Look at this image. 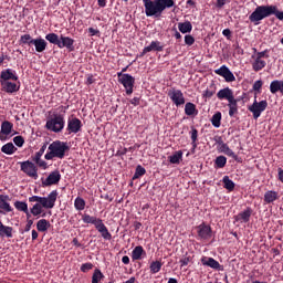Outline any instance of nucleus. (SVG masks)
I'll list each match as a JSON object with an SVG mask.
<instances>
[{"instance_id": "f257e3e1", "label": "nucleus", "mask_w": 283, "mask_h": 283, "mask_svg": "<svg viewBox=\"0 0 283 283\" xmlns=\"http://www.w3.org/2000/svg\"><path fill=\"white\" fill-rule=\"evenodd\" d=\"M144 4V13L147 18L159 19L167 9H171V4L164 0H142Z\"/></svg>"}, {"instance_id": "f03ea898", "label": "nucleus", "mask_w": 283, "mask_h": 283, "mask_svg": "<svg viewBox=\"0 0 283 283\" xmlns=\"http://www.w3.org/2000/svg\"><path fill=\"white\" fill-rule=\"evenodd\" d=\"M69 151H70V146L67 143L55 140L51 145H49V151H46V155H44V159L46 160H53L55 158L64 159L66 156V153Z\"/></svg>"}, {"instance_id": "7ed1b4c3", "label": "nucleus", "mask_w": 283, "mask_h": 283, "mask_svg": "<svg viewBox=\"0 0 283 283\" xmlns=\"http://www.w3.org/2000/svg\"><path fill=\"white\" fill-rule=\"evenodd\" d=\"M44 39H46V41H49V43L53 44V45H57V48L60 49H65L69 50V52H73L74 51V43L75 40L71 36H65V35H60L51 32L48 33Z\"/></svg>"}, {"instance_id": "20e7f679", "label": "nucleus", "mask_w": 283, "mask_h": 283, "mask_svg": "<svg viewBox=\"0 0 283 283\" xmlns=\"http://www.w3.org/2000/svg\"><path fill=\"white\" fill-rule=\"evenodd\" d=\"M275 10L274 4L270 6H258L254 11L249 15V20L252 23H255V25L260 24V22L266 18H270L273 15Z\"/></svg>"}, {"instance_id": "39448f33", "label": "nucleus", "mask_w": 283, "mask_h": 283, "mask_svg": "<svg viewBox=\"0 0 283 283\" xmlns=\"http://www.w3.org/2000/svg\"><path fill=\"white\" fill-rule=\"evenodd\" d=\"M44 127L49 132H53L55 134L61 133L65 127V115L54 113L53 117H49V119H46Z\"/></svg>"}, {"instance_id": "423d86ee", "label": "nucleus", "mask_w": 283, "mask_h": 283, "mask_svg": "<svg viewBox=\"0 0 283 283\" xmlns=\"http://www.w3.org/2000/svg\"><path fill=\"white\" fill-rule=\"evenodd\" d=\"M253 52H255V54L252 55V59L254 60L252 62V70L254 72H260L262 71L263 69L266 67V61L263 60V59H269L270 57V54H269V49H265L263 51H259L258 52V49L256 48H253Z\"/></svg>"}, {"instance_id": "0eeeda50", "label": "nucleus", "mask_w": 283, "mask_h": 283, "mask_svg": "<svg viewBox=\"0 0 283 283\" xmlns=\"http://www.w3.org/2000/svg\"><path fill=\"white\" fill-rule=\"evenodd\" d=\"M57 190L51 191L48 197L33 196L29 199V202H38L44 207V209H53L57 200Z\"/></svg>"}, {"instance_id": "6e6552de", "label": "nucleus", "mask_w": 283, "mask_h": 283, "mask_svg": "<svg viewBox=\"0 0 283 283\" xmlns=\"http://www.w3.org/2000/svg\"><path fill=\"white\" fill-rule=\"evenodd\" d=\"M118 83L125 88L126 95H132L134 93L135 77L129 75V73H117Z\"/></svg>"}, {"instance_id": "1a4fd4ad", "label": "nucleus", "mask_w": 283, "mask_h": 283, "mask_svg": "<svg viewBox=\"0 0 283 283\" xmlns=\"http://www.w3.org/2000/svg\"><path fill=\"white\" fill-rule=\"evenodd\" d=\"M268 106L269 102L266 99H262L261 102L254 99L253 104L248 106V111L252 113L254 119H259L262 113L266 111Z\"/></svg>"}, {"instance_id": "9d476101", "label": "nucleus", "mask_w": 283, "mask_h": 283, "mask_svg": "<svg viewBox=\"0 0 283 283\" xmlns=\"http://www.w3.org/2000/svg\"><path fill=\"white\" fill-rule=\"evenodd\" d=\"M168 97L175 104L176 107H180L186 104V97L182 91H179L178 88H170L168 91Z\"/></svg>"}, {"instance_id": "9b49d317", "label": "nucleus", "mask_w": 283, "mask_h": 283, "mask_svg": "<svg viewBox=\"0 0 283 283\" xmlns=\"http://www.w3.org/2000/svg\"><path fill=\"white\" fill-rule=\"evenodd\" d=\"M18 164H20V170H22V172H24L27 176H29L33 179L39 178L38 168L32 161L27 160V161L18 163Z\"/></svg>"}, {"instance_id": "f8f14e48", "label": "nucleus", "mask_w": 283, "mask_h": 283, "mask_svg": "<svg viewBox=\"0 0 283 283\" xmlns=\"http://www.w3.org/2000/svg\"><path fill=\"white\" fill-rule=\"evenodd\" d=\"M214 74L223 77L227 83H233L237 80L234 73H232V71H230L229 66H226V64L220 66V69H216Z\"/></svg>"}, {"instance_id": "ddd939ff", "label": "nucleus", "mask_w": 283, "mask_h": 283, "mask_svg": "<svg viewBox=\"0 0 283 283\" xmlns=\"http://www.w3.org/2000/svg\"><path fill=\"white\" fill-rule=\"evenodd\" d=\"M61 181V174L59 170H55L49 174V177L45 180H42V187H51L57 185Z\"/></svg>"}, {"instance_id": "4468645a", "label": "nucleus", "mask_w": 283, "mask_h": 283, "mask_svg": "<svg viewBox=\"0 0 283 283\" xmlns=\"http://www.w3.org/2000/svg\"><path fill=\"white\" fill-rule=\"evenodd\" d=\"M18 80L17 71H13V69H4V71H0V83Z\"/></svg>"}, {"instance_id": "2eb2a0df", "label": "nucleus", "mask_w": 283, "mask_h": 283, "mask_svg": "<svg viewBox=\"0 0 283 283\" xmlns=\"http://www.w3.org/2000/svg\"><path fill=\"white\" fill-rule=\"evenodd\" d=\"M82 127H83V124L78 119V117H73L72 119H69L66 130H69V134H77L82 130Z\"/></svg>"}, {"instance_id": "dca6fc26", "label": "nucleus", "mask_w": 283, "mask_h": 283, "mask_svg": "<svg viewBox=\"0 0 283 283\" xmlns=\"http://www.w3.org/2000/svg\"><path fill=\"white\" fill-rule=\"evenodd\" d=\"M197 234L200 240H209L212 238V229L209 226L200 224L197 227Z\"/></svg>"}, {"instance_id": "f3484780", "label": "nucleus", "mask_w": 283, "mask_h": 283, "mask_svg": "<svg viewBox=\"0 0 283 283\" xmlns=\"http://www.w3.org/2000/svg\"><path fill=\"white\" fill-rule=\"evenodd\" d=\"M217 97L220 101L227 99L228 103H231L232 101H235L234 93H233L232 88H229V86L218 91Z\"/></svg>"}, {"instance_id": "a211bd4d", "label": "nucleus", "mask_w": 283, "mask_h": 283, "mask_svg": "<svg viewBox=\"0 0 283 283\" xmlns=\"http://www.w3.org/2000/svg\"><path fill=\"white\" fill-rule=\"evenodd\" d=\"M153 51L156 52H163L164 51V45H161L160 41H151L149 45L144 46L140 56L146 55L147 53H150Z\"/></svg>"}, {"instance_id": "6ab92c4d", "label": "nucleus", "mask_w": 283, "mask_h": 283, "mask_svg": "<svg viewBox=\"0 0 283 283\" xmlns=\"http://www.w3.org/2000/svg\"><path fill=\"white\" fill-rule=\"evenodd\" d=\"M9 201H11L9 196L0 195V213L6 214L13 211Z\"/></svg>"}, {"instance_id": "aec40b11", "label": "nucleus", "mask_w": 283, "mask_h": 283, "mask_svg": "<svg viewBox=\"0 0 283 283\" xmlns=\"http://www.w3.org/2000/svg\"><path fill=\"white\" fill-rule=\"evenodd\" d=\"M201 264L213 270H221L222 265L213 258L203 256L200 260Z\"/></svg>"}, {"instance_id": "412c9836", "label": "nucleus", "mask_w": 283, "mask_h": 283, "mask_svg": "<svg viewBox=\"0 0 283 283\" xmlns=\"http://www.w3.org/2000/svg\"><path fill=\"white\" fill-rule=\"evenodd\" d=\"M32 45L35 46V52L43 53L48 48V42L43 38H35L31 41Z\"/></svg>"}, {"instance_id": "4be33fe9", "label": "nucleus", "mask_w": 283, "mask_h": 283, "mask_svg": "<svg viewBox=\"0 0 283 283\" xmlns=\"http://www.w3.org/2000/svg\"><path fill=\"white\" fill-rule=\"evenodd\" d=\"M0 86H2V91L7 92V94L17 93L20 88L14 82H1Z\"/></svg>"}, {"instance_id": "5701e85b", "label": "nucleus", "mask_w": 283, "mask_h": 283, "mask_svg": "<svg viewBox=\"0 0 283 283\" xmlns=\"http://www.w3.org/2000/svg\"><path fill=\"white\" fill-rule=\"evenodd\" d=\"M95 229L101 233V237L104 240H112V234L109 233L107 227L104 224L103 220L95 227Z\"/></svg>"}, {"instance_id": "b1692460", "label": "nucleus", "mask_w": 283, "mask_h": 283, "mask_svg": "<svg viewBox=\"0 0 283 283\" xmlns=\"http://www.w3.org/2000/svg\"><path fill=\"white\" fill-rule=\"evenodd\" d=\"M252 212L253 211L251 208H247L243 212L239 213L235 217V221H242L244 223H248L251 219Z\"/></svg>"}, {"instance_id": "393cba45", "label": "nucleus", "mask_w": 283, "mask_h": 283, "mask_svg": "<svg viewBox=\"0 0 283 283\" xmlns=\"http://www.w3.org/2000/svg\"><path fill=\"white\" fill-rule=\"evenodd\" d=\"M82 221L85 224H93L94 228H96L103 220L97 219L96 217H91L90 214H82Z\"/></svg>"}, {"instance_id": "a878e982", "label": "nucleus", "mask_w": 283, "mask_h": 283, "mask_svg": "<svg viewBox=\"0 0 283 283\" xmlns=\"http://www.w3.org/2000/svg\"><path fill=\"white\" fill-rule=\"evenodd\" d=\"M270 92L272 94H276L277 92L283 94V82L281 80H273L270 84Z\"/></svg>"}, {"instance_id": "bb28decb", "label": "nucleus", "mask_w": 283, "mask_h": 283, "mask_svg": "<svg viewBox=\"0 0 283 283\" xmlns=\"http://www.w3.org/2000/svg\"><path fill=\"white\" fill-rule=\"evenodd\" d=\"M185 114L186 116H196L198 115V109L196 104H193L192 102H187L185 104Z\"/></svg>"}, {"instance_id": "cd10ccee", "label": "nucleus", "mask_w": 283, "mask_h": 283, "mask_svg": "<svg viewBox=\"0 0 283 283\" xmlns=\"http://www.w3.org/2000/svg\"><path fill=\"white\" fill-rule=\"evenodd\" d=\"M13 237V228L4 226L0 222V238H12Z\"/></svg>"}, {"instance_id": "c85d7f7f", "label": "nucleus", "mask_w": 283, "mask_h": 283, "mask_svg": "<svg viewBox=\"0 0 283 283\" xmlns=\"http://www.w3.org/2000/svg\"><path fill=\"white\" fill-rule=\"evenodd\" d=\"M279 198H280V195H279V192H276V191L270 190V191H266V192L264 193V202H265V203H273V202L276 201Z\"/></svg>"}, {"instance_id": "c756f323", "label": "nucleus", "mask_w": 283, "mask_h": 283, "mask_svg": "<svg viewBox=\"0 0 283 283\" xmlns=\"http://www.w3.org/2000/svg\"><path fill=\"white\" fill-rule=\"evenodd\" d=\"M178 30L182 34L190 33L192 31V23L190 21L179 22Z\"/></svg>"}, {"instance_id": "7c9ffc66", "label": "nucleus", "mask_w": 283, "mask_h": 283, "mask_svg": "<svg viewBox=\"0 0 283 283\" xmlns=\"http://www.w3.org/2000/svg\"><path fill=\"white\" fill-rule=\"evenodd\" d=\"M240 99H233L232 102L228 103V108H229V116L233 117L235 114L239 113V106L238 103Z\"/></svg>"}, {"instance_id": "2f4dec72", "label": "nucleus", "mask_w": 283, "mask_h": 283, "mask_svg": "<svg viewBox=\"0 0 283 283\" xmlns=\"http://www.w3.org/2000/svg\"><path fill=\"white\" fill-rule=\"evenodd\" d=\"M13 124L11 122H2L0 126V133L4 136H9L12 133Z\"/></svg>"}, {"instance_id": "473e14b6", "label": "nucleus", "mask_w": 283, "mask_h": 283, "mask_svg": "<svg viewBox=\"0 0 283 283\" xmlns=\"http://www.w3.org/2000/svg\"><path fill=\"white\" fill-rule=\"evenodd\" d=\"M217 93V86L214 83H211L206 91L202 93V97L206 99H210Z\"/></svg>"}, {"instance_id": "72a5a7b5", "label": "nucleus", "mask_w": 283, "mask_h": 283, "mask_svg": "<svg viewBox=\"0 0 283 283\" xmlns=\"http://www.w3.org/2000/svg\"><path fill=\"white\" fill-rule=\"evenodd\" d=\"M184 153L181 150L176 151L172 156L168 157V161L171 165H179L182 160Z\"/></svg>"}, {"instance_id": "f704fd0d", "label": "nucleus", "mask_w": 283, "mask_h": 283, "mask_svg": "<svg viewBox=\"0 0 283 283\" xmlns=\"http://www.w3.org/2000/svg\"><path fill=\"white\" fill-rule=\"evenodd\" d=\"M143 254H146L145 250L142 245H138L132 251V259L142 260Z\"/></svg>"}, {"instance_id": "c9c22d12", "label": "nucleus", "mask_w": 283, "mask_h": 283, "mask_svg": "<svg viewBox=\"0 0 283 283\" xmlns=\"http://www.w3.org/2000/svg\"><path fill=\"white\" fill-rule=\"evenodd\" d=\"M223 188L233 191L235 189V184L230 179L229 176L222 178Z\"/></svg>"}, {"instance_id": "e433bc0d", "label": "nucleus", "mask_w": 283, "mask_h": 283, "mask_svg": "<svg viewBox=\"0 0 283 283\" xmlns=\"http://www.w3.org/2000/svg\"><path fill=\"white\" fill-rule=\"evenodd\" d=\"M189 134H190V138H191V146L193 149H196L198 147L197 142H198L199 133H198L197 128H195V126H191V130L189 132Z\"/></svg>"}, {"instance_id": "4c0bfd02", "label": "nucleus", "mask_w": 283, "mask_h": 283, "mask_svg": "<svg viewBox=\"0 0 283 283\" xmlns=\"http://www.w3.org/2000/svg\"><path fill=\"white\" fill-rule=\"evenodd\" d=\"M50 227H51V223L45 219L38 221V224H36L38 231L40 232H46Z\"/></svg>"}, {"instance_id": "58836bf2", "label": "nucleus", "mask_w": 283, "mask_h": 283, "mask_svg": "<svg viewBox=\"0 0 283 283\" xmlns=\"http://www.w3.org/2000/svg\"><path fill=\"white\" fill-rule=\"evenodd\" d=\"M221 120H222V113L218 112L214 113L211 117V124L213 127L219 128L221 126Z\"/></svg>"}, {"instance_id": "ea45409f", "label": "nucleus", "mask_w": 283, "mask_h": 283, "mask_svg": "<svg viewBox=\"0 0 283 283\" xmlns=\"http://www.w3.org/2000/svg\"><path fill=\"white\" fill-rule=\"evenodd\" d=\"M3 154L6 155H13L18 149L14 147V145L12 143H9L4 146H2V149H0Z\"/></svg>"}, {"instance_id": "a19ab883", "label": "nucleus", "mask_w": 283, "mask_h": 283, "mask_svg": "<svg viewBox=\"0 0 283 283\" xmlns=\"http://www.w3.org/2000/svg\"><path fill=\"white\" fill-rule=\"evenodd\" d=\"M104 274L102 273V271L99 269H95L93 274H92V280L91 283H99V281L102 279H104Z\"/></svg>"}, {"instance_id": "79ce46f5", "label": "nucleus", "mask_w": 283, "mask_h": 283, "mask_svg": "<svg viewBox=\"0 0 283 283\" xmlns=\"http://www.w3.org/2000/svg\"><path fill=\"white\" fill-rule=\"evenodd\" d=\"M161 268H163V263L160 261H154L149 265V270L151 274H157L158 272H160Z\"/></svg>"}, {"instance_id": "37998d69", "label": "nucleus", "mask_w": 283, "mask_h": 283, "mask_svg": "<svg viewBox=\"0 0 283 283\" xmlns=\"http://www.w3.org/2000/svg\"><path fill=\"white\" fill-rule=\"evenodd\" d=\"M227 161H228L227 157L219 156L214 160V166H216V168L222 169L227 166Z\"/></svg>"}, {"instance_id": "c03bdc74", "label": "nucleus", "mask_w": 283, "mask_h": 283, "mask_svg": "<svg viewBox=\"0 0 283 283\" xmlns=\"http://www.w3.org/2000/svg\"><path fill=\"white\" fill-rule=\"evenodd\" d=\"M85 206H86V202H85L84 199H82L80 197L75 198V200H74V208H75V210L82 211V210L85 209Z\"/></svg>"}, {"instance_id": "a18cd8bd", "label": "nucleus", "mask_w": 283, "mask_h": 283, "mask_svg": "<svg viewBox=\"0 0 283 283\" xmlns=\"http://www.w3.org/2000/svg\"><path fill=\"white\" fill-rule=\"evenodd\" d=\"M146 172H147L146 169L144 167H142L140 165H138L135 169V174H134L132 180H137L138 178L146 175Z\"/></svg>"}, {"instance_id": "49530a36", "label": "nucleus", "mask_w": 283, "mask_h": 283, "mask_svg": "<svg viewBox=\"0 0 283 283\" xmlns=\"http://www.w3.org/2000/svg\"><path fill=\"white\" fill-rule=\"evenodd\" d=\"M43 206L41 203H35L33 205V208H31V214H33V217H38L43 212Z\"/></svg>"}, {"instance_id": "de8ad7c7", "label": "nucleus", "mask_w": 283, "mask_h": 283, "mask_svg": "<svg viewBox=\"0 0 283 283\" xmlns=\"http://www.w3.org/2000/svg\"><path fill=\"white\" fill-rule=\"evenodd\" d=\"M13 207H15V210L22 211V212H28V203L23 201H15L13 203Z\"/></svg>"}, {"instance_id": "09e8293b", "label": "nucleus", "mask_w": 283, "mask_h": 283, "mask_svg": "<svg viewBox=\"0 0 283 283\" xmlns=\"http://www.w3.org/2000/svg\"><path fill=\"white\" fill-rule=\"evenodd\" d=\"M32 41H34V39L29 33L22 34V36H20V43L22 44L32 45Z\"/></svg>"}, {"instance_id": "8fccbe9b", "label": "nucleus", "mask_w": 283, "mask_h": 283, "mask_svg": "<svg viewBox=\"0 0 283 283\" xmlns=\"http://www.w3.org/2000/svg\"><path fill=\"white\" fill-rule=\"evenodd\" d=\"M48 149V143L42 145V148H40V151L35 153V157H33V160H39Z\"/></svg>"}, {"instance_id": "3c124183", "label": "nucleus", "mask_w": 283, "mask_h": 283, "mask_svg": "<svg viewBox=\"0 0 283 283\" xmlns=\"http://www.w3.org/2000/svg\"><path fill=\"white\" fill-rule=\"evenodd\" d=\"M195 42H196V39H195L193 35H191V34H186L185 35V44L186 45L191 46V45L195 44Z\"/></svg>"}, {"instance_id": "603ef678", "label": "nucleus", "mask_w": 283, "mask_h": 283, "mask_svg": "<svg viewBox=\"0 0 283 283\" xmlns=\"http://www.w3.org/2000/svg\"><path fill=\"white\" fill-rule=\"evenodd\" d=\"M93 268H94L93 263H84L81 265L80 271L83 273H86L90 270H92Z\"/></svg>"}, {"instance_id": "864d4df0", "label": "nucleus", "mask_w": 283, "mask_h": 283, "mask_svg": "<svg viewBox=\"0 0 283 283\" xmlns=\"http://www.w3.org/2000/svg\"><path fill=\"white\" fill-rule=\"evenodd\" d=\"M272 15H275L276 19L283 21V11H280L277 6H274V12H272Z\"/></svg>"}, {"instance_id": "5fc2aeb1", "label": "nucleus", "mask_w": 283, "mask_h": 283, "mask_svg": "<svg viewBox=\"0 0 283 283\" xmlns=\"http://www.w3.org/2000/svg\"><path fill=\"white\" fill-rule=\"evenodd\" d=\"M25 140L22 136H18L15 138H13V144H15V146L18 147H22L24 145Z\"/></svg>"}, {"instance_id": "6e6d98bb", "label": "nucleus", "mask_w": 283, "mask_h": 283, "mask_svg": "<svg viewBox=\"0 0 283 283\" xmlns=\"http://www.w3.org/2000/svg\"><path fill=\"white\" fill-rule=\"evenodd\" d=\"M262 87H263L262 80H256V82H254V84H253V91L260 92Z\"/></svg>"}, {"instance_id": "4d7b16f0", "label": "nucleus", "mask_w": 283, "mask_h": 283, "mask_svg": "<svg viewBox=\"0 0 283 283\" xmlns=\"http://www.w3.org/2000/svg\"><path fill=\"white\" fill-rule=\"evenodd\" d=\"M224 155H227L228 157L233 158L235 161H239V156L233 150H231L230 148L227 150V153H224Z\"/></svg>"}, {"instance_id": "13d9d810", "label": "nucleus", "mask_w": 283, "mask_h": 283, "mask_svg": "<svg viewBox=\"0 0 283 283\" xmlns=\"http://www.w3.org/2000/svg\"><path fill=\"white\" fill-rule=\"evenodd\" d=\"M213 142L218 147L222 146L224 144L223 138L221 136H214Z\"/></svg>"}, {"instance_id": "bf43d9fd", "label": "nucleus", "mask_w": 283, "mask_h": 283, "mask_svg": "<svg viewBox=\"0 0 283 283\" xmlns=\"http://www.w3.org/2000/svg\"><path fill=\"white\" fill-rule=\"evenodd\" d=\"M229 148H230V147H229L226 143H223L221 146L217 147V149H218L220 153L224 154V155H226V153H227V150H228Z\"/></svg>"}, {"instance_id": "052dcab7", "label": "nucleus", "mask_w": 283, "mask_h": 283, "mask_svg": "<svg viewBox=\"0 0 283 283\" xmlns=\"http://www.w3.org/2000/svg\"><path fill=\"white\" fill-rule=\"evenodd\" d=\"M129 103L133 106H139L140 105V97H133L132 99H129Z\"/></svg>"}, {"instance_id": "680f3d73", "label": "nucleus", "mask_w": 283, "mask_h": 283, "mask_svg": "<svg viewBox=\"0 0 283 283\" xmlns=\"http://www.w3.org/2000/svg\"><path fill=\"white\" fill-rule=\"evenodd\" d=\"M35 163V165H39L41 168H46L48 164L42 160L41 158H39V160H33Z\"/></svg>"}, {"instance_id": "e2e57ef3", "label": "nucleus", "mask_w": 283, "mask_h": 283, "mask_svg": "<svg viewBox=\"0 0 283 283\" xmlns=\"http://www.w3.org/2000/svg\"><path fill=\"white\" fill-rule=\"evenodd\" d=\"M190 262V258H184L179 261L180 266H187Z\"/></svg>"}, {"instance_id": "0e129e2a", "label": "nucleus", "mask_w": 283, "mask_h": 283, "mask_svg": "<svg viewBox=\"0 0 283 283\" xmlns=\"http://www.w3.org/2000/svg\"><path fill=\"white\" fill-rule=\"evenodd\" d=\"M231 34H232V32L229 28L222 30V35L223 36L229 39V38H231Z\"/></svg>"}, {"instance_id": "69168bd1", "label": "nucleus", "mask_w": 283, "mask_h": 283, "mask_svg": "<svg viewBox=\"0 0 283 283\" xmlns=\"http://www.w3.org/2000/svg\"><path fill=\"white\" fill-rule=\"evenodd\" d=\"M33 226V221L29 220L27 221V227H24V232H29Z\"/></svg>"}, {"instance_id": "338daca9", "label": "nucleus", "mask_w": 283, "mask_h": 283, "mask_svg": "<svg viewBox=\"0 0 283 283\" xmlns=\"http://www.w3.org/2000/svg\"><path fill=\"white\" fill-rule=\"evenodd\" d=\"M38 238H39V233L35 230L31 231V239L35 241Z\"/></svg>"}, {"instance_id": "774afa93", "label": "nucleus", "mask_w": 283, "mask_h": 283, "mask_svg": "<svg viewBox=\"0 0 283 283\" xmlns=\"http://www.w3.org/2000/svg\"><path fill=\"white\" fill-rule=\"evenodd\" d=\"M279 180L283 184V170L279 169Z\"/></svg>"}]
</instances>
